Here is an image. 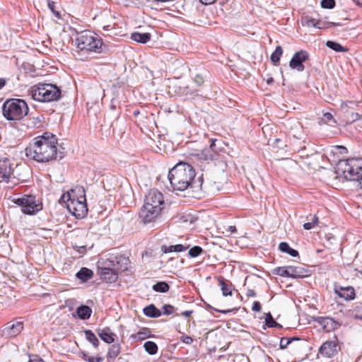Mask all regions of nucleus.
<instances>
[{
  "label": "nucleus",
  "instance_id": "f257e3e1",
  "mask_svg": "<svg viewBox=\"0 0 362 362\" xmlns=\"http://www.w3.org/2000/svg\"><path fill=\"white\" fill-rule=\"evenodd\" d=\"M57 139L50 132H45L40 136L35 137L33 142L25 149L28 158L38 163H47L57 160Z\"/></svg>",
  "mask_w": 362,
  "mask_h": 362
},
{
  "label": "nucleus",
  "instance_id": "f03ea898",
  "mask_svg": "<svg viewBox=\"0 0 362 362\" xmlns=\"http://www.w3.org/2000/svg\"><path fill=\"white\" fill-rule=\"evenodd\" d=\"M196 172L194 168L185 162H179L168 173V180L173 191H185L194 187Z\"/></svg>",
  "mask_w": 362,
  "mask_h": 362
},
{
  "label": "nucleus",
  "instance_id": "7ed1b4c3",
  "mask_svg": "<svg viewBox=\"0 0 362 362\" xmlns=\"http://www.w3.org/2000/svg\"><path fill=\"white\" fill-rule=\"evenodd\" d=\"M164 204L162 193L155 189L148 191L146 196L144 204L141 208L139 215L144 223L152 221L160 212L161 205Z\"/></svg>",
  "mask_w": 362,
  "mask_h": 362
},
{
  "label": "nucleus",
  "instance_id": "20e7f679",
  "mask_svg": "<svg viewBox=\"0 0 362 362\" xmlns=\"http://www.w3.org/2000/svg\"><path fill=\"white\" fill-rule=\"evenodd\" d=\"M336 173L347 180L358 181L359 184L361 185L362 158L340 160L337 165Z\"/></svg>",
  "mask_w": 362,
  "mask_h": 362
},
{
  "label": "nucleus",
  "instance_id": "39448f33",
  "mask_svg": "<svg viewBox=\"0 0 362 362\" xmlns=\"http://www.w3.org/2000/svg\"><path fill=\"white\" fill-rule=\"evenodd\" d=\"M32 98L37 101L49 103L57 101L61 98V89L51 83H39L31 90Z\"/></svg>",
  "mask_w": 362,
  "mask_h": 362
},
{
  "label": "nucleus",
  "instance_id": "423d86ee",
  "mask_svg": "<svg viewBox=\"0 0 362 362\" xmlns=\"http://www.w3.org/2000/svg\"><path fill=\"white\" fill-rule=\"evenodd\" d=\"M75 41L81 52L101 53L103 51L102 40L88 30L78 33Z\"/></svg>",
  "mask_w": 362,
  "mask_h": 362
},
{
  "label": "nucleus",
  "instance_id": "0eeeda50",
  "mask_svg": "<svg viewBox=\"0 0 362 362\" xmlns=\"http://www.w3.org/2000/svg\"><path fill=\"white\" fill-rule=\"evenodd\" d=\"M2 112L8 120H19L28 114V107L25 100L11 98L4 102Z\"/></svg>",
  "mask_w": 362,
  "mask_h": 362
},
{
  "label": "nucleus",
  "instance_id": "6e6552de",
  "mask_svg": "<svg viewBox=\"0 0 362 362\" xmlns=\"http://www.w3.org/2000/svg\"><path fill=\"white\" fill-rule=\"evenodd\" d=\"M63 199H66L67 209L77 218H83L88 214V207L85 195L81 197V199L72 198L71 194L67 192L63 195Z\"/></svg>",
  "mask_w": 362,
  "mask_h": 362
},
{
  "label": "nucleus",
  "instance_id": "1a4fd4ad",
  "mask_svg": "<svg viewBox=\"0 0 362 362\" xmlns=\"http://www.w3.org/2000/svg\"><path fill=\"white\" fill-rule=\"evenodd\" d=\"M12 202L21 207L23 214L34 215L42 209V205L37 203L36 197L33 195L25 194L20 198L12 199Z\"/></svg>",
  "mask_w": 362,
  "mask_h": 362
},
{
  "label": "nucleus",
  "instance_id": "9d476101",
  "mask_svg": "<svg viewBox=\"0 0 362 362\" xmlns=\"http://www.w3.org/2000/svg\"><path fill=\"white\" fill-rule=\"evenodd\" d=\"M309 58L308 52L305 50H300L294 54L291 58L289 66L292 69H295L298 71H303L305 69L303 62L307 61Z\"/></svg>",
  "mask_w": 362,
  "mask_h": 362
},
{
  "label": "nucleus",
  "instance_id": "9b49d317",
  "mask_svg": "<svg viewBox=\"0 0 362 362\" xmlns=\"http://www.w3.org/2000/svg\"><path fill=\"white\" fill-rule=\"evenodd\" d=\"M217 139H211L210 146L197 154L198 159L209 162L216 159L218 150L216 148Z\"/></svg>",
  "mask_w": 362,
  "mask_h": 362
},
{
  "label": "nucleus",
  "instance_id": "f8f14e48",
  "mask_svg": "<svg viewBox=\"0 0 362 362\" xmlns=\"http://www.w3.org/2000/svg\"><path fill=\"white\" fill-rule=\"evenodd\" d=\"M23 329V322L21 321H11L6 324L2 329V336L14 337L18 335Z\"/></svg>",
  "mask_w": 362,
  "mask_h": 362
},
{
  "label": "nucleus",
  "instance_id": "ddd939ff",
  "mask_svg": "<svg viewBox=\"0 0 362 362\" xmlns=\"http://www.w3.org/2000/svg\"><path fill=\"white\" fill-rule=\"evenodd\" d=\"M314 321L322 326L323 330L326 332L337 329L341 326L339 322L329 317H315Z\"/></svg>",
  "mask_w": 362,
  "mask_h": 362
},
{
  "label": "nucleus",
  "instance_id": "4468645a",
  "mask_svg": "<svg viewBox=\"0 0 362 362\" xmlns=\"http://www.w3.org/2000/svg\"><path fill=\"white\" fill-rule=\"evenodd\" d=\"M13 171L12 164L9 159L0 160V182H8Z\"/></svg>",
  "mask_w": 362,
  "mask_h": 362
},
{
  "label": "nucleus",
  "instance_id": "2eb2a0df",
  "mask_svg": "<svg viewBox=\"0 0 362 362\" xmlns=\"http://www.w3.org/2000/svg\"><path fill=\"white\" fill-rule=\"evenodd\" d=\"M98 274L101 279L109 283L115 282L118 279V272L108 268L98 267Z\"/></svg>",
  "mask_w": 362,
  "mask_h": 362
},
{
  "label": "nucleus",
  "instance_id": "dca6fc26",
  "mask_svg": "<svg viewBox=\"0 0 362 362\" xmlns=\"http://www.w3.org/2000/svg\"><path fill=\"white\" fill-rule=\"evenodd\" d=\"M334 292L339 297L344 298L346 300H353L356 296L355 290L351 286H336L334 288Z\"/></svg>",
  "mask_w": 362,
  "mask_h": 362
},
{
  "label": "nucleus",
  "instance_id": "f3484780",
  "mask_svg": "<svg viewBox=\"0 0 362 362\" xmlns=\"http://www.w3.org/2000/svg\"><path fill=\"white\" fill-rule=\"evenodd\" d=\"M337 344L334 341H325L319 349V353L327 357H332L337 353Z\"/></svg>",
  "mask_w": 362,
  "mask_h": 362
},
{
  "label": "nucleus",
  "instance_id": "a211bd4d",
  "mask_svg": "<svg viewBox=\"0 0 362 362\" xmlns=\"http://www.w3.org/2000/svg\"><path fill=\"white\" fill-rule=\"evenodd\" d=\"M289 278L302 279L309 276V271L300 266H288Z\"/></svg>",
  "mask_w": 362,
  "mask_h": 362
},
{
  "label": "nucleus",
  "instance_id": "6ab92c4d",
  "mask_svg": "<svg viewBox=\"0 0 362 362\" xmlns=\"http://www.w3.org/2000/svg\"><path fill=\"white\" fill-rule=\"evenodd\" d=\"M96 332L103 341L107 344L114 342L115 334L112 332L110 327H106L103 329H98Z\"/></svg>",
  "mask_w": 362,
  "mask_h": 362
},
{
  "label": "nucleus",
  "instance_id": "aec40b11",
  "mask_svg": "<svg viewBox=\"0 0 362 362\" xmlns=\"http://www.w3.org/2000/svg\"><path fill=\"white\" fill-rule=\"evenodd\" d=\"M114 262H115L117 272H124L127 270L128 265L130 262L129 259L124 255H117L113 257Z\"/></svg>",
  "mask_w": 362,
  "mask_h": 362
},
{
  "label": "nucleus",
  "instance_id": "412c9836",
  "mask_svg": "<svg viewBox=\"0 0 362 362\" xmlns=\"http://www.w3.org/2000/svg\"><path fill=\"white\" fill-rule=\"evenodd\" d=\"M218 282L219 285L221 286V290L222 291L223 296H232L233 290H234L233 284L223 278H220L218 279Z\"/></svg>",
  "mask_w": 362,
  "mask_h": 362
},
{
  "label": "nucleus",
  "instance_id": "4be33fe9",
  "mask_svg": "<svg viewBox=\"0 0 362 362\" xmlns=\"http://www.w3.org/2000/svg\"><path fill=\"white\" fill-rule=\"evenodd\" d=\"M76 276L81 280V282L85 283L90 280L93 276V272L86 267H82L76 274Z\"/></svg>",
  "mask_w": 362,
  "mask_h": 362
},
{
  "label": "nucleus",
  "instance_id": "5701e85b",
  "mask_svg": "<svg viewBox=\"0 0 362 362\" xmlns=\"http://www.w3.org/2000/svg\"><path fill=\"white\" fill-rule=\"evenodd\" d=\"M206 74V71L204 69H197V71L192 74V78L194 83L197 86H201L204 84L205 81V77Z\"/></svg>",
  "mask_w": 362,
  "mask_h": 362
},
{
  "label": "nucleus",
  "instance_id": "b1692460",
  "mask_svg": "<svg viewBox=\"0 0 362 362\" xmlns=\"http://www.w3.org/2000/svg\"><path fill=\"white\" fill-rule=\"evenodd\" d=\"M143 312L146 316L152 318L159 317L162 315L161 311L153 304H150L149 305L145 307L143 310Z\"/></svg>",
  "mask_w": 362,
  "mask_h": 362
},
{
  "label": "nucleus",
  "instance_id": "393cba45",
  "mask_svg": "<svg viewBox=\"0 0 362 362\" xmlns=\"http://www.w3.org/2000/svg\"><path fill=\"white\" fill-rule=\"evenodd\" d=\"M76 314L81 320H88L92 314L91 308L88 305H81L76 309Z\"/></svg>",
  "mask_w": 362,
  "mask_h": 362
},
{
  "label": "nucleus",
  "instance_id": "a878e982",
  "mask_svg": "<svg viewBox=\"0 0 362 362\" xmlns=\"http://www.w3.org/2000/svg\"><path fill=\"white\" fill-rule=\"evenodd\" d=\"M151 34L148 33H140L134 32L131 35V39L135 42L140 43H146L151 39Z\"/></svg>",
  "mask_w": 362,
  "mask_h": 362
},
{
  "label": "nucleus",
  "instance_id": "bb28decb",
  "mask_svg": "<svg viewBox=\"0 0 362 362\" xmlns=\"http://www.w3.org/2000/svg\"><path fill=\"white\" fill-rule=\"evenodd\" d=\"M202 179L201 182V189L205 192L214 193L216 191L219 190V185L216 184V182H211L209 181L204 182L202 180V177H200Z\"/></svg>",
  "mask_w": 362,
  "mask_h": 362
},
{
  "label": "nucleus",
  "instance_id": "cd10ccee",
  "mask_svg": "<svg viewBox=\"0 0 362 362\" xmlns=\"http://www.w3.org/2000/svg\"><path fill=\"white\" fill-rule=\"evenodd\" d=\"M187 248H188V246H185L182 244H178V245H170V246L163 245L161 247V251L163 253H168V252H180L187 250Z\"/></svg>",
  "mask_w": 362,
  "mask_h": 362
},
{
  "label": "nucleus",
  "instance_id": "c85d7f7f",
  "mask_svg": "<svg viewBox=\"0 0 362 362\" xmlns=\"http://www.w3.org/2000/svg\"><path fill=\"white\" fill-rule=\"evenodd\" d=\"M151 331L148 328L144 327L141 329L137 333L131 335V338L137 341H142L149 337Z\"/></svg>",
  "mask_w": 362,
  "mask_h": 362
},
{
  "label": "nucleus",
  "instance_id": "c756f323",
  "mask_svg": "<svg viewBox=\"0 0 362 362\" xmlns=\"http://www.w3.org/2000/svg\"><path fill=\"white\" fill-rule=\"evenodd\" d=\"M279 249L281 252L287 253L292 257L299 256L298 252L296 250L291 248L286 242H281L279 245Z\"/></svg>",
  "mask_w": 362,
  "mask_h": 362
},
{
  "label": "nucleus",
  "instance_id": "7c9ffc66",
  "mask_svg": "<svg viewBox=\"0 0 362 362\" xmlns=\"http://www.w3.org/2000/svg\"><path fill=\"white\" fill-rule=\"evenodd\" d=\"M326 45L327 47L337 52H346L349 50L347 48L341 46L339 43L331 40L327 41Z\"/></svg>",
  "mask_w": 362,
  "mask_h": 362
},
{
  "label": "nucleus",
  "instance_id": "2f4dec72",
  "mask_svg": "<svg viewBox=\"0 0 362 362\" xmlns=\"http://www.w3.org/2000/svg\"><path fill=\"white\" fill-rule=\"evenodd\" d=\"M156 292L166 293L170 289V286L165 281H158L152 287Z\"/></svg>",
  "mask_w": 362,
  "mask_h": 362
},
{
  "label": "nucleus",
  "instance_id": "473e14b6",
  "mask_svg": "<svg viewBox=\"0 0 362 362\" xmlns=\"http://www.w3.org/2000/svg\"><path fill=\"white\" fill-rule=\"evenodd\" d=\"M283 54V49L281 46H277L274 52L271 55V61L274 65H278L280 58Z\"/></svg>",
  "mask_w": 362,
  "mask_h": 362
},
{
  "label": "nucleus",
  "instance_id": "72a5a7b5",
  "mask_svg": "<svg viewBox=\"0 0 362 362\" xmlns=\"http://www.w3.org/2000/svg\"><path fill=\"white\" fill-rule=\"evenodd\" d=\"M86 339L90 342L95 347H98L99 345V340L96 337L95 334L90 329L84 331Z\"/></svg>",
  "mask_w": 362,
  "mask_h": 362
},
{
  "label": "nucleus",
  "instance_id": "f704fd0d",
  "mask_svg": "<svg viewBox=\"0 0 362 362\" xmlns=\"http://www.w3.org/2000/svg\"><path fill=\"white\" fill-rule=\"evenodd\" d=\"M265 324L268 327H276V328H279V329L282 328V325L281 324L276 322L274 320V318L270 313H268L266 314Z\"/></svg>",
  "mask_w": 362,
  "mask_h": 362
},
{
  "label": "nucleus",
  "instance_id": "c9c22d12",
  "mask_svg": "<svg viewBox=\"0 0 362 362\" xmlns=\"http://www.w3.org/2000/svg\"><path fill=\"white\" fill-rule=\"evenodd\" d=\"M272 273L282 277H289L288 266L276 267L273 269Z\"/></svg>",
  "mask_w": 362,
  "mask_h": 362
},
{
  "label": "nucleus",
  "instance_id": "e433bc0d",
  "mask_svg": "<svg viewBox=\"0 0 362 362\" xmlns=\"http://www.w3.org/2000/svg\"><path fill=\"white\" fill-rule=\"evenodd\" d=\"M145 350L149 354H155L158 351V346L157 344L151 341H148L144 343V345Z\"/></svg>",
  "mask_w": 362,
  "mask_h": 362
},
{
  "label": "nucleus",
  "instance_id": "4c0bfd02",
  "mask_svg": "<svg viewBox=\"0 0 362 362\" xmlns=\"http://www.w3.org/2000/svg\"><path fill=\"white\" fill-rule=\"evenodd\" d=\"M120 352V346L119 344H112L109 349L107 356L111 359L115 358Z\"/></svg>",
  "mask_w": 362,
  "mask_h": 362
},
{
  "label": "nucleus",
  "instance_id": "58836bf2",
  "mask_svg": "<svg viewBox=\"0 0 362 362\" xmlns=\"http://www.w3.org/2000/svg\"><path fill=\"white\" fill-rule=\"evenodd\" d=\"M101 268H108L109 269L116 271L117 269H115L116 268L115 267V262H114L113 257H110L107 259L105 261H104L102 264Z\"/></svg>",
  "mask_w": 362,
  "mask_h": 362
},
{
  "label": "nucleus",
  "instance_id": "ea45409f",
  "mask_svg": "<svg viewBox=\"0 0 362 362\" xmlns=\"http://www.w3.org/2000/svg\"><path fill=\"white\" fill-rule=\"evenodd\" d=\"M204 252L203 249L200 246H194L189 252L188 255L190 257H197Z\"/></svg>",
  "mask_w": 362,
  "mask_h": 362
},
{
  "label": "nucleus",
  "instance_id": "a19ab883",
  "mask_svg": "<svg viewBox=\"0 0 362 362\" xmlns=\"http://www.w3.org/2000/svg\"><path fill=\"white\" fill-rule=\"evenodd\" d=\"M322 120L325 123H327L331 126H334V124H337L336 120L334 119V118L333 117V115L330 112L325 113L323 115Z\"/></svg>",
  "mask_w": 362,
  "mask_h": 362
},
{
  "label": "nucleus",
  "instance_id": "79ce46f5",
  "mask_svg": "<svg viewBox=\"0 0 362 362\" xmlns=\"http://www.w3.org/2000/svg\"><path fill=\"white\" fill-rule=\"evenodd\" d=\"M48 8L49 10L52 12V13L54 15L56 18L58 19H60L62 18V16L60 13L58 11H56V3L53 1L48 0Z\"/></svg>",
  "mask_w": 362,
  "mask_h": 362
},
{
  "label": "nucleus",
  "instance_id": "37998d69",
  "mask_svg": "<svg viewBox=\"0 0 362 362\" xmlns=\"http://www.w3.org/2000/svg\"><path fill=\"white\" fill-rule=\"evenodd\" d=\"M162 310H163L162 314H163L165 315H170L175 313V311L176 310V308L171 305L165 304V305H163Z\"/></svg>",
  "mask_w": 362,
  "mask_h": 362
},
{
  "label": "nucleus",
  "instance_id": "c03bdc74",
  "mask_svg": "<svg viewBox=\"0 0 362 362\" xmlns=\"http://www.w3.org/2000/svg\"><path fill=\"white\" fill-rule=\"evenodd\" d=\"M182 93L185 95H189L192 98H194L195 97L199 95L198 93V90H192L188 86L183 88Z\"/></svg>",
  "mask_w": 362,
  "mask_h": 362
},
{
  "label": "nucleus",
  "instance_id": "a18cd8bd",
  "mask_svg": "<svg viewBox=\"0 0 362 362\" xmlns=\"http://www.w3.org/2000/svg\"><path fill=\"white\" fill-rule=\"evenodd\" d=\"M334 0H322L321 6L324 8L332 9L335 6Z\"/></svg>",
  "mask_w": 362,
  "mask_h": 362
},
{
  "label": "nucleus",
  "instance_id": "49530a36",
  "mask_svg": "<svg viewBox=\"0 0 362 362\" xmlns=\"http://www.w3.org/2000/svg\"><path fill=\"white\" fill-rule=\"evenodd\" d=\"M297 339L296 338H285V337H283L281 338V341H280V347L281 349H285L287 347V346L292 341H294V340H296Z\"/></svg>",
  "mask_w": 362,
  "mask_h": 362
},
{
  "label": "nucleus",
  "instance_id": "de8ad7c7",
  "mask_svg": "<svg viewBox=\"0 0 362 362\" xmlns=\"http://www.w3.org/2000/svg\"><path fill=\"white\" fill-rule=\"evenodd\" d=\"M360 119V115L357 112H351L349 117H347V122H353Z\"/></svg>",
  "mask_w": 362,
  "mask_h": 362
},
{
  "label": "nucleus",
  "instance_id": "09e8293b",
  "mask_svg": "<svg viewBox=\"0 0 362 362\" xmlns=\"http://www.w3.org/2000/svg\"><path fill=\"white\" fill-rule=\"evenodd\" d=\"M262 309V305L259 301H255L253 303L252 310L254 312H259Z\"/></svg>",
  "mask_w": 362,
  "mask_h": 362
},
{
  "label": "nucleus",
  "instance_id": "8fccbe9b",
  "mask_svg": "<svg viewBox=\"0 0 362 362\" xmlns=\"http://www.w3.org/2000/svg\"><path fill=\"white\" fill-rule=\"evenodd\" d=\"M181 341L185 344H190L192 343L193 339L191 337L185 335L181 337Z\"/></svg>",
  "mask_w": 362,
  "mask_h": 362
},
{
  "label": "nucleus",
  "instance_id": "3c124183",
  "mask_svg": "<svg viewBox=\"0 0 362 362\" xmlns=\"http://www.w3.org/2000/svg\"><path fill=\"white\" fill-rule=\"evenodd\" d=\"M315 227V225L312 223V221H308L303 224V228L305 230H310Z\"/></svg>",
  "mask_w": 362,
  "mask_h": 362
},
{
  "label": "nucleus",
  "instance_id": "603ef678",
  "mask_svg": "<svg viewBox=\"0 0 362 362\" xmlns=\"http://www.w3.org/2000/svg\"><path fill=\"white\" fill-rule=\"evenodd\" d=\"M247 297H255L257 296L256 292L253 289H248L246 293Z\"/></svg>",
  "mask_w": 362,
  "mask_h": 362
},
{
  "label": "nucleus",
  "instance_id": "864d4df0",
  "mask_svg": "<svg viewBox=\"0 0 362 362\" xmlns=\"http://www.w3.org/2000/svg\"><path fill=\"white\" fill-rule=\"evenodd\" d=\"M310 218H310V221H312V223L315 225V226L316 225H317V223H318V222H319V221H318V217H317L316 215H314L313 216H312L310 215Z\"/></svg>",
  "mask_w": 362,
  "mask_h": 362
},
{
  "label": "nucleus",
  "instance_id": "5fc2aeb1",
  "mask_svg": "<svg viewBox=\"0 0 362 362\" xmlns=\"http://www.w3.org/2000/svg\"><path fill=\"white\" fill-rule=\"evenodd\" d=\"M193 311L192 310H186V311H184L182 313H181V315L182 316H184L185 317H189L192 314Z\"/></svg>",
  "mask_w": 362,
  "mask_h": 362
},
{
  "label": "nucleus",
  "instance_id": "6e6d98bb",
  "mask_svg": "<svg viewBox=\"0 0 362 362\" xmlns=\"http://www.w3.org/2000/svg\"><path fill=\"white\" fill-rule=\"evenodd\" d=\"M203 4L209 5L215 3L217 0H199Z\"/></svg>",
  "mask_w": 362,
  "mask_h": 362
},
{
  "label": "nucleus",
  "instance_id": "4d7b16f0",
  "mask_svg": "<svg viewBox=\"0 0 362 362\" xmlns=\"http://www.w3.org/2000/svg\"><path fill=\"white\" fill-rule=\"evenodd\" d=\"M353 104H354V103H353V102H351V101H349V102L343 103L341 104V108L344 110V109H345V108H346V107H349V105H353Z\"/></svg>",
  "mask_w": 362,
  "mask_h": 362
},
{
  "label": "nucleus",
  "instance_id": "13d9d810",
  "mask_svg": "<svg viewBox=\"0 0 362 362\" xmlns=\"http://www.w3.org/2000/svg\"><path fill=\"white\" fill-rule=\"evenodd\" d=\"M228 231H229L232 234L237 231V228L234 226H230L228 228Z\"/></svg>",
  "mask_w": 362,
  "mask_h": 362
},
{
  "label": "nucleus",
  "instance_id": "bf43d9fd",
  "mask_svg": "<svg viewBox=\"0 0 362 362\" xmlns=\"http://www.w3.org/2000/svg\"><path fill=\"white\" fill-rule=\"evenodd\" d=\"M313 27L321 29L323 27L322 26V23L320 21H315V24H313Z\"/></svg>",
  "mask_w": 362,
  "mask_h": 362
},
{
  "label": "nucleus",
  "instance_id": "052dcab7",
  "mask_svg": "<svg viewBox=\"0 0 362 362\" xmlns=\"http://www.w3.org/2000/svg\"><path fill=\"white\" fill-rule=\"evenodd\" d=\"M313 24H315V19L308 20L305 22V25H308V26H313Z\"/></svg>",
  "mask_w": 362,
  "mask_h": 362
},
{
  "label": "nucleus",
  "instance_id": "680f3d73",
  "mask_svg": "<svg viewBox=\"0 0 362 362\" xmlns=\"http://www.w3.org/2000/svg\"><path fill=\"white\" fill-rule=\"evenodd\" d=\"M6 83V80L3 78H0V90L5 86Z\"/></svg>",
  "mask_w": 362,
  "mask_h": 362
},
{
  "label": "nucleus",
  "instance_id": "e2e57ef3",
  "mask_svg": "<svg viewBox=\"0 0 362 362\" xmlns=\"http://www.w3.org/2000/svg\"><path fill=\"white\" fill-rule=\"evenodd\" d=\"M266 82L268 85H271L274 83V79L272 76H269L266 79Z\"/></svg>",
  "mask_w": 362,
  "mask_h": 362
},
{
  "label": "nucleus",
  "instance_id": "0e129e2a",
  "mask_svg": "<svg viewBox=\"0 0 362 362\" xmlns=\"http://www.w3.org/2000/svg\"><path fill=\"white\" fill-rule=\"evenodd\" d=\"M330 24L332 25V26H340L341 25L340 23H330Z\"/></svg>",
  "mask_w": 362,
  "mask_h": 362
},
{
  "label": "nucleus",
  "instance_id": "69168bd1",
  "mask_svg": "<svg viewBox=\"0 0 362 362\" xmlns=\"http://www.w3.org/2000/svg\"><path fill=\"white\" fill-rule=\"evenodd\" d=\"M140 113L139 110H135L133 112L134 116H137Z\"/></svg>",
  "mask_w": 362,
  "mask_h": 362
},
{
  "label": "nucleus",
  "instance_id": "338daca9",
  "mask_svg": "<svg viewBox=\"0 0 362 362\" xmlns=\"http://www.w3.org/2000/svg\"><path fill=\"white\" fill-rule=\"evenodd\" d=\"M354 2H356L358 5L362 6V2L360 0H353Z\"/></svg>",
  "mask_w": 362,
  "mask_h": 362
},
{
  "label": "nucleus",
  "instance_id": "774afa93",
  "mask_svg": "<svg viewBox=\"0 0 362 362\" xmlns=\"http://www.w3.org/2000/svg\"><path fill=\"white\" fill-rule=\"evenodd\" d=\"M218 312H220V313H228L230 310H217Z\"/></svg>",
  "mask_w": 362,
  "mask_h": 362
}]
</instances>
